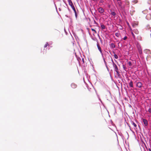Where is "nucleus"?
Returning a JSON list of instances; mask_svg holds the SVG:
<instances>
[{
  "mask_svg": "<svg viewBox=\"0 0 151 151\" xmlns=\"http://www.w3.org/2000/svg\"><path fill=\"white\" fill-rule=\"evenodd\" d=\"M133 32L135 33L136 34H138L139 33V32L138 30L137 29H134L133 30Z\"/></svg>",
  "mask_w": 151,
  "mask_h": 151,
  "instance_id": "nucleus-10",
  "label": "nucleus"
},
{
  "mask_svg": "<svg viewBox=\"0 0 151 151\" xmlns=\"http://www.w3.org/2000/svg\"><path fill=\"white\" fill-rule=\"evenodd\" d=\"M68 1L69 5H71V4H73L71 0H68Z\"/></svg>",
  "mask_w": 151,
  "mask_h": 151,
  "instance_id": "nucleus-12",
  "label": "nucleus"
},
{
  "mask_svg": "<svg viewBox=\"0 0 151 151\" xmlns=\"http://www.w3.org/2000/svg\"><path fill=\"white\" fill-rule=\"evenodd\" d=\"M101 27L102 29H104L105 28V26L104 24L101 25Z\"/></svg>",
  "mask_w": 151,
  "mask_h": 151,
  "instance_id": "nucleus-15",
  "label": "nucleus"
},
{
  "mask_svg": "<svg viewBox=\"0 0 151 151\" xmlns=\"http://www.w3.org/2000/svg\"><path fill=\"white\" fill-rule=\"evenodd\" d=\"M98 9L99 12L100 13H103L104 12V9L102 8L99 7Z\"/></svg>",
  "mask_w": 151,
  "mask_h": 151,
  "instance_id": "nucleus-2",
  "label": "nucleus"
},
{
  "mask_svg": "<svg viewBox=\"0 0 151 151\" xmlns=\"http://www.w3.org/2000/svg\"><path fill=\"white\" fill-rule=\"evenodd\" d=\"M142 83H141V82H137V83L136 84L137 86V87H138L139 88H141V87H142Z\"/></svg>",
  "mask_w": 151,
  "mask_h": 151,
  "instance_id": "nucleus-3",
  "label": "nucleus"
},
{
  "mask_svg": "<svg viewBox=\"0 0 151 151\" xmlns=\"http://www.w3.org/2000/svg\"><path fill=\"white\" fill-rule=\"evenodd\" d=\"M82 61H83V63H84V59L83 58H82Z\"/></svg>",
  "mask_w": 151,
  "mask_h": 151,
  "instance_id": "nucleus-30",
  "label": "nucleus"
},
{
  "mask_svg": "<svg viewBox=\"0 0 151 151\" xmlns=\"http://www.w3.org/2000/svg\"><path fill=\"white\" fill-rule=\"evenodd\" d=\"M115 35L117 37H119V36L120 35V34L119 32H116L115 34Z\"/></svg>",
  "mask_w": 151,
  "mask_h": 151,
  "instance_id": "nucleus-14",
  "label": "nucleus"
},
{
  "mask_svg": "<svg viewBox=\"0 0 151 151\" xmlns=\"http://www.w3.org/2000/svg\"><path fill=\"white\" fill-rule=\"evenodd\" d=\"M135 12V11H133V12H132V11H130V13L131 15H133V12Z\"/></svg>",
  "mask_w": 151,
  "mask_h": 151,
  "instance_id": "nucleus-26",
  "label": "nucleus"
},
{
  "mask_svg": "<svg viewBox=\"0 0 151 151\" xmlns=\"http://www.w3.org/2000/svg\"><path fill=\"white\" fill-rule=\"evenodd\" d=\"M74 12L75 13V16H76V18L77 17V13L76 10L74 11Z\"/></svg>",
  "mask_w": 151,
  "mask_h": 151,
  "instance_id": "nucleus-22",
  "label": "nucleus"
},
{
  "mask_svg": "<svg viewBox=\"0 0 151 151\" xmlns=\"http://www.w3.org/2000/svg\"><path fill=\"white\" fill-rule=\"evenodd\" d=\"M149 151H151V150L150 149H149Z\"/></svg>",
  "mask_w": 151,
  "mask_h": 151,
  "instance_id": "nucleus-31",
  "label": "nucleus"
},
{
  "mask_svg": "<svg viewBox=\"0 0 151 151\" xmlns=\"http://www.w3.org/2000/svg\"><path fill=\"white\" fill-rule=\"evenodd\" d=\"M129 85L132 87H133V82L132 81H131L129 83Z\"/></svg>",
  "mask_w": 151,
  "mask_h": 151,
  "instance_id": "nucleus-11",
  "label": "nucleus"
},
{
  "mask_svg": "<svg viewBox=\"0 0 151 151\" xmlns=\"http://www.w3.org/2000/svg\"><path fill=\"white\" fill-rule=\"evenodd\" d=\"M139 53L140 54H141L142 53V50L141 49H139Z\"/></svg>",
  "mask_w": 151,
  "mask_h": 151,
  "instance_id": "nucleus-19",
  "label": "nucleus"
},
{
  "mask_svg": "<svg viewBox=\"0 0 151 151\" xmlns=\"http://www.w3.org/2000/svg\"><path fill=\"white\" fill-rule=\"evenodd\" d=\"M143 122L144 123L145 126H147L148 125V122L145 119H143Z\"/></svg>",
  "mask_w": 151,
  "mask_h": 151,
  "instance_id": "nucleus-5",
  "label": "nucleus"
},
{
  "mask_svg": "<svg viewBox=\"0 0 151 151\" xmlns=\"http://www.w3.org/2000/svg\"><path fill=\"white\" fill-rule=\"evenodd\" d=\"M138 24V22H136L132 24V26L134 27H135L136 26H137Z\"/></svg>",
  "mask_w": 151,
  "mask_h": 151,
  "instance_id": "nucleus-7",
  "label": "nucleus"
},
{
  "mask_svg": "<svg viewBox=\"0 0 151 151\" xmlns=\"http://www.w3.org/2000/svg\"><path fill=\"white\" fill-rule=\"evenodd\" d=\"M127 37L126 36H125L123 38V39L124 40H126L127 39Z\"/></svg>",
  "mask_w": 151,
  "mask_h": 151,
  "instance_id": "nucleus-27",
  "label": "nucleus"
},
{
  "mask_svg": "<svg viewBox=\"0 0 151 151\" xmlns=\"http://www.w3.org/2000/svg\"><path fill=\"white\" fill-rule=\"evenodd\" d=\"M48 45H49L48 43V42H46L44 46V48L46 47H47V46Z\"/></svg>",
  "mask_w": 151,
  "mask_h": 151,
  "instance_id": "nucleus-20",
  "label": "nucleus"
},
{
  "mask_svg": "<svg viewBox=\"0 0 151 151\" xmlns=\"http://www.w3.org/2000/svg\"><path fill=\"white\" fill-rule=\"evenodd\" d=\"M71 87L73 88H75L77 87V85L74 83H72L71 85Z\"/></svg>",
  "mask_w": 151,
  "mask_h": 151,
  "instance_id": "nucleus-6",
  "label": "nucleus"
},
{
  "mask_svg": "<svg viewBox=\"0 0 151 151\" xmlns=\"http://www.w3.org/2000/svg\"><path fill=\"white\" fill-rule=\"evenodd\" d=\"M114 57L116 59H117L118 58V57L116 54L114 55Z\"/></svg>",
  "mask_w": 151,
  "mask_h": 151,
  "instance_id": "nucleus-25",
  "label": "nucleus"
},
{
  "mask_svg": "<svg viewBox=\"0 0 151 151\" xmlns=\"http://www.w3.org/2000/svg\"><path fill=\"white\" fill-rule=\"evenodd\" d=\"M97 46L98 47V49H99V51L101 53V54H102V51L101 50V47H100V46H99V43H98V42H97Z\"/></svg>",
  "mask_w": 151,
  "mask_h": 151,
  "instance_id": "nucleus-4",
  "label": "nucleus"
},
{
  "mask_svg": "<svg viewBox=\"0 0 151 151\" xmlns=\"http://www.w3.org/2000/svg\"><path fill=\"white\" fill-rule=\"evenodd\" d=\"M111 14L113 16H114L116 15V14L115 12H113L111 13Z\"/></svg>",
  "mask_w": 151,
  "mask_h": 151,
  "instance_id": "nucleus-21",
  "label": "nucleus"
},
{
  "mask_svg": "<svg viewBox=\"0 0 151 151\" xmlns=\"http://www.w3.org/2000/svg\"><path fill=\"white\" fill-rule=\"evenodd\" d=\"M77 1H78V0H76Z\"/></svg>",
  "mask_w": 151,
  "mask_h": 151,
  "instance_id": "nucleus-32",
  "label": "nucleus"
},
{
  "mask_svg": "<svg viewBox=\"0 0 151 151\" xmlns=\"http://www.w3.org/2000/svg\"><path fill=\"white\" fill-rule=\"evenodd\" d=\"M148 111L149 113H151V108H149L148 110Z\"/></svg>",
  "mask_w": 151,
  "mask_h": 151,
  "instance_id": "nucleus-28",
  "label": "nucleus"
},
{
  "mask_svg": "<svg viewBox=\"0 0 151 151\" xmlns=\"http://www.w3.org/2000/svg\"><path fill=\"white\" fill-rule=\"evenodd\" d=\"M103 2H104V1H103V0H100V2L101 3H103Z\"/></svg>",
  "mask_w": 151,
  "mask_h": 151,
  "instance_id": "nucleus-29",
  "label": "nucleus"
},
{
  "mask_svg": "<svg viewBox=\"0 0 151 151\" xmlns=\"http://www.w3.org/2000/svg\"><path fill=\"white\" fill-rule=\"evenodd\" d=\"M131 123L134 126V127H137V125L135 123H134L133 122L131 121Z\"/></svg>",
  "mask_w": 151,
  "mask_h": 151,
  "instance_id": "nucleus-13",
  "label": "nucleus"
},
{
  "mask_svg": "<svg viewBox=\"0 0 151 151\" xmlns=\"http://www.w3.org/2000/svg\"><path fill=\"white\" fill-rule=\"evenodd\" d=\"M128 64L129 66H131L132 65V63L131 62L129 61L128 62Z\"/></svg>",
  "mask_w": 151,
  "mask_h": 151,
  "instance_id": "nucleus-24",
  "label": "nucleus"
},
{
  "mask_svg": "<svg viewBox=\"0 0 151 151\" xmlns=\"http://www.w3.org/2000/svg\"><path fill=\"white\" fill-rule=\"evenodd\" d=\"M111 47L113 48H115V45L114 43H111Z\"/></svg>",
  "mask_w": 151,
  "mask_h": 151,
  "instance_id": "nucleus-17",
  "label": "nucleus"
},
{
  "mask_svg": "<svg viewBox=\"0 0 151 151\" xmlns=\"http://www.w3.org/2000/svg\"><path fill=\"white\" fill-rule=\"evenodd\" d=\"M91 30H92V31L93 32L94 34H96L97 33V32H96V30L95 29H93V28H91Z\"/></svg>",
  "mask_w": 151,
  "mask_h": 151,
  "instance_id": "nucleus-16",
  "label": "nucleus"
},
{
  "mask_svg": "<svg viewBox=\"0 0 151 151\" xmlns=\"http://www.w3.org/2000/svg\"><path fill=\"white\" fill-rule=\"evenodd\" d=\"M129 1H128L126 0L125 1V5L126 6H127V7H129Z\"/></svg>",
  "mask_w": 151,
  "mask_h": 151,
  "instance_id": "nucleus-8",
  "label": "nucleus"
},
{
  "mask_svg": "<svg viewBox=\"0 0 151 151\" xmlns=\"http://www.w3.org/2000/svg\"><path fill=\"white\" fill-rule=\"evenodd\" d=\"M132 35L134 39H135V36L133 33V31H132L131 32Z\"/></svg>",
  "mask_w": 151,
  "mask_h": 151,
  "instance_id": "nucleus-18",
  "label": "nucleus"
},
{
  "mask_svg": "<svg viewBox=\"0 0 151 151\" xmlns=\"http://www.w3.org/2000/svg\"><path fill=\"white\" fill-rule=\"evenodd\" d=\"M112 61V62L113 65V67L114 68V70L116 72L117 74L118 75H119V72L118 71V68L116 65L114 63L113 61V60L112 59L111 60Z\"/></svg>",
  "mask_w": 151,
  "mask_h": 151,
  "instance_id": "nucleus-1",
  "label": "nucleus"
},
{
  "mask_svg": "<svg viewBox=\"0 0 151 151\" xmlns=\"http://www.w3.org/2000/svg\"><path fill=\"white\" fill-rule=\"evenodd\" d=\"M137 2V1L136 0H134L132 1V3L134 4H136Z\"/></svg>",
  "mask_w": 151,
  "mask_h": 151,
  "instance_id": "nucleus-23",
  "label": "nucleus"
},
{
  "mask_svg": "<svg viewBox=\"0 0 151 151\" xmlns=\"http://www.w3.org/2000/svg\"><path fill=\"white\" fill-rule=\"evenodd\" d=\"M70 6L71 7V8H72V9H73L74 11L76 10L75 7L74 6L73 4H71V5H70Z\"/></svg>",
  "mask_w": 151,
  "mask_h": 151,
  "instance_id": "nucleus-9",
  "label": "nucleus"
}]
</instances>
